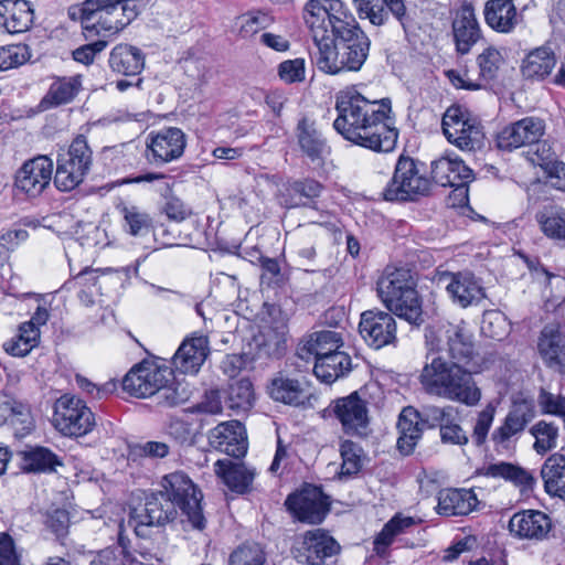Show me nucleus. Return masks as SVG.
I'll use <instances>...</instances> for the list:
<instances>
[{
	"label": "nucleus",
	"instance_id": "1",
	"mask_svg": "<svg viewBox=\"0 0 565 565\" xmlns=\"http://www.w3.org/2000/svg\"><path fill=\"white\" fill-rule=\"evenodd\" d=\"M335 109L333 127L347 140L377 152L395 148L398 134L390 118V99L371 100L349 86L337 94Z\"/></svg>",
	"mask_w": 565,
	"mask_h": 565
},
{
	"label": "nucleus",
	"instance_id": "2",
	"mask_svg": "<svg viewBox=\"0 0 565 565\" xmlns=\"http://www.w3.org/2000/svg\"><path fill=\"white\" fill-rule=\"evenodd\" d=\"M419 382L426 393L467 406H475L481 399V391L471 373L457 362L435 356L426 362Z\"/></svg>",
	"mask_w": 565,
	"mask_h": 565
},
{
	"label": "nucleus",
	"instance_id": "3",
	"mask_svg": "<svg viewBox=\"0 0 565 565\" xmlns=\"http://www.w3.org/2000/svg\"><path fill=\"white\" fill-rule=\"evenodd\" d=\"M139 0H85L81 22L86 39L119 33L140 13Z\"/></svg>",
	"mask_w": 565,
	"mask_h": 565
},
{
	"label": "nucleus",
	"instance_id": "4",
	"mask_svg": "<svg viewBox=\"0 0 565 565\" xmlns=\"http://www.w3.org/2000/svg\"><path fill=\"white\" fill-rule=\"evenodd\" d=\"M377 292L397 317L416 326L423 322L422 302L409 269L387 267L377 281Z\"/></svg>",
	"mask_w": 565,
	"mask_h": 565
},
{
	"label": "nucleus",
	"instance_id": "5",
	"mask_svg": "<svg viewBox=\"0 0 565 565\" xmlns=\"http://www.w3.org/2000/svg\"><path fill=\"white\" fill-rule=\"evenodd\" d=\"M303 20L313 41L349 35L350 30L359 25L341 0H309L303 9Z\"/></svg>",
	"mask_w": 565,
	"mask_h": 565
},
{
	"label": "nucleus",
	"instance_id": "6",
	"mask_svg": "<svg viewBox=\"0 0 565 565\" xmlns=\"http://www.w3.org/2000/svg\"><path fill=\"white\" fill-rule=\"evenodd\" d=\"M172 370L166 365L143 362L132 367L122 380L125 392L139 398H146L160 393L169 405H177L188 399L184 391L171 387Z\"/></svg>",
	"mask_w": 565,
	"mask_h": 565
},
{
	"label": "nucleus",
	"instance_id": "7",
	"mask_svg": "<svg viewBox=\"0 0 565 565\" xmlns=\"http://www.w3.org/2000/svg\"><path fill=\"white\" fill-rule=\"evenodd\" d=\"M162 493L170 500L177 510H180L185 520L195 530H203L206 520L203 515L201 501L202 493L183 471H174L162 477Z\"/></svg>",
	"mask_w": 565,
	"mask_h": 565
},
{
	"label": "nucleus",
	"instance_id": "8",
	"mask_svg": "<svg viewBox=\"0 0 565 565\" xmlns=\"http://www.w3.org/2000/svg\"><path fill=\"white\" fill-rule=\"evenodd\" d=\"M93 162V152L84 136L79 135L60 154L54 183L60 191L68 192L77 188L87 175Z\"/></svg>",
	"mask_w": 565,
	"mask_h": 565
},
{
	"label": "nucleus",
	"instance_id": "9",
	"mask_svg": "<svg viewBox=\"0 0 565 565\" xmlns=\"http://www.w3.org/2000/svg\"><path fill=\"white\" fill-rule=\"evenodd\" d=\"M429 191V180L420 173L417 162L399 157L392 180L383 190L386 201H413Z\"/></svg>",
	"mask_w": 565,
	"mask_h": 565
},
{
	"label": "nucleus",
	"instance_id": "10",
	"mask_svg": "<svg viewBox=\"0 0 565 565\" xmlns=\"http://www.w3.org/2000/svg\"><path fill=\"white\" fill-rule=\"evenodd\" d=\"M441 126L447 140L460 150L472 151L483 145L481 122L460 106H451L446 110Z\"/></svg>",
	"mask_w": 565,
	"mask_h": 565
},
{
	"label": "nucleus",
	"instance_id": "11",
	"mask_svg": "<svg viewBox=\"0 0 565 565\" xmlns=\"http://www.w3.org/2000/svg\"><path fill=\"white\" fill-rule=\"evenodd\" d=\"M52 423L64 436L79 437L93 430L95 416L81 398L65 394L54 404Z\"/></svg>",
	"mask_w": 565,
	"mask_h": 565
},
{
	"label": "nucleus",
	"instance_id": "12",
	"mask_svg": "<svg viewBox=\"0 0 565 565\" xmlns=\"http://www.w3.org/2000/svg\"><path fill=\"white\" fill-rule=\"evenodd\" d=\"M340 544L323 529L306 531L292 546L296 561L306 565H323L326 559L340 553Z\"/></svg>",
	"mask_w": 565,
	"mask_h": 565
},
{
	"label": "nucleus",
	"instance_id": "13",
	"mask_svg": "<svg viewBox=\"0 0 565 565\" xmlns=\"http://www.w3.org/2000/svg\"><path fill=\"white\" fill-rule=\"evenodd\" d=\"M178 510L162 493L151 495L141 508L132 509L129 513L128 526L140 537L148 535L151 526H161L174 520Z\"/></svg>",
	"mask_w": 565,
	"mask_h": 565
},
{
	"label": "nucleus",
	"instance_id": "14",
	"mask_svg": "<svg viewBox=\"0 0 565 565\" xmlns=\"http://www.w3.org/2000/svg\"><path fill=\"white\" fill-rule=\"evenodd\" d=\"M331 409L344 434L358 437L367 435L370 425L367 403L359 396L358 392L335 399Z\"/></svg>",
	"mask_w": 565,
	"mask_h": 565
},
{
	"label": "nucleus",
	"instance_id": "15",
	"mask_svg": "<svg viewBox=\"0 0 565 565\" xmlns=\"http://www.w3.org/2000/svg\"><path fill=\"white\" fill-rule=\"evenodd\" d=\"M184 132L177 127H164L151 131L147 137V159L154 164H164L179 159L185 149Z\"/></svg>",
	"mask_w": 565,
	"mask_h": 565
},
{
	"label": "nucleus",
	"instance_id": "16",
	"mask_svg": "<svg viewBox=\"0 0 565 565\" xmlns=\"http://www.w3.org/2000/svg\"><path fill=\"white\" fill-rule=\"evenodd\" d=\"M288 510L301 522L320 523L329 510L327 497L320 488L307 484L286 500Z\"/></svg>",
	"mask_w": 565,
	"mask_h": 565
},
{
	"label": "nucleus",
	"instance_id": "17",
	"mask_svg": "<svg viewBox=\"0 0 565 565\" xmlns=\"http://www.w3.org/2000/svg\"><path fill=\"white\" fill-rule=\"evenodd\" d=\"M438 282L445 285L452 302L462 308L478 305L486 297L480 280L470 271L443 273Z\"/></svg>",
	"mask_w": 565,
	"mask_h": 565
},
{
	"label": "nucleus",
	"instance_id": "18",
	"mask_svg": "<svg viewBox=\"0 0 565 565\" xmlns=\"http://www.w3.org/2000/svg\"><path fill=\"white\" fill-rule=\"evenodd\" d=\"M534 417L533 401L525 398L514 401L501 425L491 435L493 444L507 448L512 439H516L524 431Z\"/></svg>",
	"mask_w": 565,
	"mask_h": 565
},
{
	"label": "nucleus",
	"instance_id": "19",
	"mask_svg": "<svg viewBox=\"0 0 565 565\" xmlns=\"http://www.w3.org/2000/svg\"><path fill=\"white\" fill-rule=\"evenodd\" d=\"M53 161L47 156H38L23 163L15 175V186L26 195L36 198L50 185Z\"/></svg>",
	"mask_w": 565,
	"mask_h": 565
},
{
	"label": "nucleus",
	"instance_id": "20",
	"mask_svg": "<svg viewBox=\"0 0 565 565\" xmlns=\"http://www.w3.org/2000/svg\"><path fill=\"white\" fill-rule=\"evenodd\" d=\"M359 331L364 341L374 349H381L396 340V322L393 316L380 310L364 311Z\"/></svg>",
	"mask_w": 565,
	"mask_h": 565
},
{
	"label": "nucleus",
	"instance_id": "21",
	"mask_svg": "<svg viewBox=\"0 0 565 565\" xmlns=\"http://www.w3.org/2000/svg\"><path fill=\"white\" fill-rule=\"evenodd\" d=\"M545 124L537 117H525L507 127L497 136V146L502 150H514L540 141Z\"/></svg>",
	"mask_w": 565,
	"mask_h": 565
},
{
	"label": "nucleus",
	"instance_id": "22",
	"mask_svg": "<svg viewBox=\"0 0 565 565\" xmlns=\"http://www.w3.org/2000/svg\"><path fill=\"white\" fill-rule=\"evenodd\" d=\"M210 354L207 335L193 332L186 337L173 355L172 364L182 374H196Z\"/></svg>",
	"mask_w": 565,
	"mask_h": 565
},
{
	"label": "nucleus",
	"instance_id": "23",
	"mask_svg": "<svg viewBox=\"0 0 565 565\" xmlns=\"http://www.w3.org/2000/svg\"><path fill=\"white\" fill-rule=\"evenodd\" d=\"M452 34L456 50L461 55L468 54L481 39V28L471 3L463 2L457 9L452 20Z\"/></svg>",
	"mask_w": 565,
	"mask_h": 565
},
{
	"label": "nucleus",
	"instance_id": "24",
	"mask_svg": "<svg viewBox=\"0 0 565 565\" xmlns=\"http://www.w3.org/2000/svg\"><path fill=\"white\" fill-rule=\"evenodd\" d=\"M553 525L550 516L539 510H523L512 515L509 521L511 534L522 540L543 541Z\"/></svg>",
	"mask_w": 565,
	"mask_h": 565
},
{
	"label": "nucleus",
	"instance_id": "25",
	"mask_svg": "<svg viewBox=\"0 0 565 565\" xmlns=\"http://www.w3.org/2000/svg\"><path fill=\"white\" fill-rule=\"evenodd\" d=\"M431 175L441 186H457L467 192L466 184L473 180L472 170L458 156L447 154L431 164Z\"/></svg>",
	"mask_w": 565,
	"mask_h": 565
},
{
	"label": "nucleus",
	"instance_id": "26",
	"mask_svg": "<svg viewBox=\"0 0 565 565\" xmlns=\"http://www.w3.org/2000/svg\"><path fill=\"white\" fill-rule=\"evenodd\" d=\"M209 440L214 448L235 458L247 451L245 429L238 420L218 424L210 431Z\"/></svg>",
	"mask_w": 565,
	"mask_h": 565
},
{
	"label": "nucleus",
	"instance_id": "27",
	"mask_svg": "<svg viewBox=\"0 0 565 565\" xmlns=\"http://www.w3.org/2000/svg\"><path fill=\"white\" fill-rule=\"evenodd\" d=\"M479 503L471 489H443L437 495L436 511L445 516H462L477 510Z\"/></svg>",
	"mask_w": 565,
	"mask_h": 565
},
{
	"label": "nucleus",
	"instance_id": "28",
	"mask_svg": "<svg viewBox=\"0 0 565 565\" xmlns=\"http://www.w3.org/2000/svg\"><path fill=\"white\" fill-rule=\"evenodd\" d=\"M341 43V57L344 58L347 72H356L365 63L370 51V39L358 25L349 35L337 38Z\"/></svg>",
	"mask_w": 565,
	"mask_h": 565
},
{
	"label": "nucleus",
	"instance_id": "29",
	"mask_svg": "<svg viewBox=\"0 0 565 565\" xmlns=\"http://www.w3.org/2000/svg\"><path fill=\"white\" fill-rule=\"evenodd\" d=\"M322 189V184L312 179L295 180L282 186L279 203L286 209L311 206Z\"/></svg>",
	"mask_w": 565,
	"mask_h": 565
},
{
	"label": "nucleus",
	"instance_id": "30",
	"mask_svg": "<svg viewBox=\"0 0 565 565\" xmlns=\"http://www.w3.org/2000/svg\"><path fill=\"white\" fill-rule=\"evenodd\" d=\"M343 345L341 334L334 330H321L312 333L306 342L298 348L300 359L309 361L311 358H323L331 353L341 352Z\"/></svg>",
	"mask_w": 565,
	"mask_h": 565
},
{
	"label": "nucleus",
	"instance_id": "31",
	"mask_svg": "<svg viewBox=\"0 0 565 565\" xmlns=\"http://www.w3.org/2000/svg\"><path fill=\"white\" fill-rule=\"evenodd\" d=\"M214 471L232 491L241 494L252 489L256 476L254 469L230 459L217 460Z\"/></svg>",
	"mask_w": 565,
	"mask_h": 565
},
{
	"label": "nucleus",
	"instance_id": "32",
	"mask_svg": "<svg viewBox=\"0 0 565 565\" xmlns=\"http://www.w3.org/2000/svg\"><path fill=\"white\" fill-rule=\"evenodd\" d=\"M420 414L412 406L405 407L397 422V449L404 456L411 455L423 435Z\"/></svg>",
	"mask_w": 565,
	"mask_h": 565
},
{
	"label": "nucleus",
	"instance_id": "33",
	"mask_svg": "<svg viewBox=\"0 0 565 565\" xmlns=\"http://www.w3.org/2000/svg\"><path fill=\"white\" fill-rule=\"evenodd\" d=\"M539 351L548 367L561 373L565 372V342L555 326H546L542 330Z\"/></svg>",
	"mask_w": 565,
	"mask_h": 565
},
{
	"label": "nucleus",
	"instance_id": "34",
	"mask_svg": "<svg viewBox=\"0 0 565 565\" xmlns=\"http://www.w3.org/2000/svg\"><path fill=\"white\" fill-rule=\"evenodd\" d=\"M483 14L486 23L500 33H510L519 22L513 0H488Z\"/></svg>",
	"mask_w": 565,
	"mask_h": 565
},
{
	"label": "nucleus",
	"instance_id": "35",
	"mask_svg": "<svg viewBox=\"0 0 565 565\" xmlns=\"http://www.w3.org/2000/svg\"><path fill=\"white\" fill-rule=\"evenodd\" d=\"M0 17L4 18L3 25L10 34L28 31L33 23V9L25 0L0 1Z\"/></svg>",
	"mask_w": 565,
	"mask_h": 565
},
{
	"label": "nucleus",
	"instance_id": "36",
	"mask_svg": "<svg viewBox=\"0 0 565 565\" xmlns=\"http://www.w3.org/2000/svg\"><path fill=\"white\" fill-rule=\"evenodd\" d=\"M145 65V57L138 47L128 44L116 45L109 56L110 68L120 75L136 76Z\"/></svg>",
	"mask_w": 565,
	"mask_h": 565
},
{
	"label": "nucleus",
	"instance_id": "37",
	"mask_svg": "<svg viewBox=\"0 0 565 565\" xmlns=\"http://www.w3.org/2000/svg\"><path fill=\"white\" fill-rule=\"evenodd\" d=\"M556 64L553 50L543 45L530 51L522 61L521 73L527 79H543Z\"/></svg>",
	"mask_w": 565,
	"mask_h": 565
},
{
	"label": "nucleus",
	"instance_id": "38",
	"mask_svg": "<svg viewBox=\"0 0 565 565\" xmlns=\"http://www.w3.org/2000/svg\"><path fill=\"white\" fill-rule=\"evenodd\" d=\"M268 392L276 402L292 406L303 404L309 396L305 382L285 376L274 379L268 387Z\"/></svg>",
	"mask_w": 565,
	"mask_h": 565
},
{
	"label": "nucleus",
	"instance_id": "39",
	"mask_svg": "<svg viewBox=\"0 0 565 565\" xmlns=\"http://www.w3.org/2000/svg\"><path fill=\"white\" fill-rule=\"evenodd\" d=\"M448 353L454 362L467 363L473 355L475 345L472 334L467 326L461 322L449 324L446 329Z\"/></svg>",
	"mask_w": 565,
	"mask_h": 565
},
{
	"label": "nucleus",
	"instance_id": "40",
	"mask_svg": "<svg viewBox=\"0 0 565 565\" xmlns=\"http://www.w3.org/2000/svg\"><path fill=\"white\" fill-rule=\"evenodd\" d=\"M481 473L486 477L502 478L510 481L522 491L532 490L536 481L529 470L504 461L484 466Z\"/></svg>",
	"mask_w": 565,
	"mask_h": 565
},
{
	"label": "nucleus",
	"instance_id": "41",
	"mask_svg": "<svg viewBox=\"0 0 565 565\" xmlns=\"http://www.w3.org/2000/svg\"><path fill=\"white\" fill-rule=\"evenodd\" d=\"M351 370V358L345 352L331 353L323 358H317L313 373L321 382L333 383Z\"/></svg>",
	"mask_w": 565,
	"mask_h": 565
},
{
	"label": "nucleus",
	"instance_id": "42",
	"mask_svg": "<svg viewBox=\"0 0 565 565\" xmlns=\"http://www.w3.org/2000/svg\"><path fill=\"white\" fill-rule=\"evenodd\" d=\"M545 491L554 497L565 499V457L554 454L541 468Z\"/></svg>",
	"mask_w": 565,
	"mask_h": 565
},
{
	"label": "nucleus",
	"instance_id": "43",
	"mask_svg": "<svg viewBox=\"0 0 565 565\" xmlns=\"http://www.w3.org/2000/svg\"><path fill=\"white\" fill-rule=\"evenodd\" d=\"M535 145L536 150L530 157L531 162L550 174L555 188L565 191V164L556 160L555 152L546 142Z\"/></svg>",
	"mask_w": 565,
	"mask_h": 565
},
{
	"label": "nucleus",
	"instance_id": "44",
	"mask_svg": "<svg viewBox=\"0 0 565 565\" xmlns=\"http://www.w3.org/2000/svg\"><path fill=\"white\" fill-rule=\"evenodd\" d=\"M313 42L318 47L316 65L319 71L329 75L347 72L344 58L341 57V43L337 45L333 38Z\"/></svg>",
	"mask_w": 565,
	"mask_h": 565
},
{
	"label": "nucleus",
	"instance_id": "45",
	"mask_svg": "<svg viewBox=\"0 0 565 565\" xmlns=\"http://www.w3.org/2000/svg\"><path fill=\"white\" fill-rule=\"evenodd\" d=\"M286 326L280 323L276 327L264 326L253 342L259 355L278 356L282 353L286 344Z\"/></svg>",
	"mask_w": 565,
	"mask_h": 565
},
{
	"label": "nucleus",
	"instance_id": "46",
	"mask_svg": "<svg viewBox=\"0 0 565 565\" xmlns=\"http://www.w3.org/2000/svg\"><path fill=\"white\" fill-rule=\"evenodd\" d=\"M82 88L79 76L57 77L55 78L41 105L44 107H54L72 102Z\"/></svg>",
	"mask_w": 565,
	"mask_h": 565
},
{
	"label": "nucleus",
	"instance_id": "47",
	"mask_svg": "<svg viewBox=\"0 0 565 565\" xmlns=\"http://www.w3.org/2000/svg\"><path fill=\"white\" fill-rule=\"evenodd\" d=\"M20 467L26 472H51L61 466L58 457L45 447H31L19 454Z\"/></svg>",
	"mask_w": 565,
	"mask_h": 565
},
{
	"label": "nucleus",
	"instance_id": "48",
	"mask_svg": "<svg viewBox=\"0 0 565 565\" xmlns=\"http://www.w3.org/2000/svg\"><path fill=\"white\" fill-rule=\"evenodd\" d=\"M535 221L546 237L565 241V209L556 205L543 206L536 212Z\"/></svg>",
	"mask_w": 565,
	"mask_h": 565
},
{
	"label": "nucleus",
	"instance_id": "49",
	"mask_svg": "<svg viewBox=\"0 0 565 565\" xmlns=\"http://www.w3.org/2000/svg\"><path fill=\"white\" fill-rule=\"evenodd\" d=\"M298 143L306 156L312 161L321 159L327 146L312 121L307 118L299 120L297 126Z\"/></svg>",
	"mask_w": 565,
	"mask_h": 565
},
{
	"label": "nucleus",
	"instance_id": "50",
	"mask_svg": "<svg viewBox=\"0 0 565 565\" xmlns=\"http://www.w3.org/2000/svg\"><path fill=\"white\" fill-rule=\"evenodd\" d=\"M417 521L412 516L396 514L392 518L376 535L374 540V551L377 554H383L387 546L392 544L394 537L405 533L408 529L416 525Z\"/></svg>",
	"mask_w": 565,
	"mask_h": 565
},
{
	"label": "nucleus",
	"instance_id": "51",
	"mask_svg": "<svg viewBox=\"0 0 565 565\" xmlns=\"http://www.w3.org/2000/svg\"><path fill=\"white\" fill-rule=\"evenodd\" d=\"M530 434L535 439L533 449L539 455H545L557 447L558 426L553 422L539 420L530 428Z\"/></svg>",
	"mask_w": 565,
	"mask_h": 565
},
{
	"label": "nucleus",
	"instance_id": "52",
	"mask_svg": "<svg viewBox=\"0 0 565 565\" xmlns=\"http://www.w3.org/2000/svg\"><path fill=\"white\" fill-rule=\"evenodd\" d=\"M39 341L40 333L29 324H21L18 334L6 341L3 349L12 356H25L39 344Z\"/></svg>",
	"mask_w": 565,
	"mask_h": 565
},
{
	"label": "nucleus",
	"instance_id": "53",
	"mask_svg": "<svg viewBox=\"0 0 565 565\" xmlns=\"http://www.w3.org/2000/svg\"><path fill=\"white\" fill-rule=\"evenodd\" d=\"M254 401V388L248 379H239L230 384L227 390V405L231 409L247 411L253 406Z\"/></svg>",
	"mask_w": 565,
	"mask_h": 565
},
{
	"label": "nucleus",
	"instance_id": "54",
	"mask_svg": "<svg viewBox=\"0 0 565 565\" xmlns=\"http://www.w3.org/2000/svg\"><path fill=\"white\" fill-rule=\"evenodd\" d=\"M127 232L132 236L143 235L152 224L150 215L136 205L124 206L120 210Z\"/></svg>",
	"mask_w": 565,
	"mask_h": 565
},
{
	"label": "nucleus",
	"instance_id": "55",
	"mask_svg": "<svg viewBox=\"0 0 565 565\" xmlns=\"http://www.w3.org/2000/svg\"><path fill=\"white\" fill-rule=\"evenodd\" d=\"M274 22L273 17L263 11H250L238 18L237 25L239 35L248 39L260 30L267 29Z\"/></svg>",
	"mask_w": 565,
	"mask_h": 565
},
{
	"label": "nucleus",
	"instance_id": "56",
	"mask_svg": "<svg viewBox=\"0 0 565 565\" xmlns=\"http://www.w3.org/2000/svg\"><path fill=\"white\" fill-rule=\"evenodd\" d=\"M361 19H367L373 25H383L388 19L386 0H353Z\"/></svg>",
	"mask_w": 565,
	"mask_h": 565
},
{
	"label": "nucleus",
	"instance_id": "57",
	"mask_svg": "<svg viewBox=\"0 0 565 565\" xmlns=\"http://www.w3.org/2000/svg\"><path fill=\"white\" fill-rule=\"evenodd\" d=\"M481 331L491 339L502 340L509 334L510 326L504 315L492 310L483 315Z\"/></svg>",
	"mask_w": 565,
	"mask_h": 565
},
{
	"label": "nucleus",
	"instance_id": "58",
	"mask_svg": "<svg viewBox=\"0 0 565 565\" xmlns=\"http://www.w3.org/2000/svg\"><path fill=\"white\" fill-rule=\"evenodd\" d=\"M362 449L351 440H344L340 446V454L342 458L341 476L350 477L360 471Z\"/></svg>",
	"mask_w": 565,
	"mask_h": 565
},
{
	"label": "nucleus",
	"instance_id": "59",
	"mask_svg": "<svg viewBox=\"0 0 565 565\" xmlns=\"http://www.w3.org/2000/svg\"><path fill=\"white\" fill-rule=\"evenodd\" d=\"M265 553L257 543H247L235 550L230 557V565H264Z\"/></svg>",
	"mask_w": 565,
	"mask_h": 565
},
{
	"label": "nucleus",
	"instance_id": "60",
	"mask_svg": "<svg viewBox=\"0 0 565 565\" xmlns=\"http://www.w3.org/2000/svg\"><path fill=\"white\" fill-rule=\"evenodd\" d=\"M495 412V406L492 403H489L478 413L471 435L472 440L477 446H481L486 443L489 430L494 420Z\"/></svg>",
	"mask_w": 565,
	"mask_h": 565
},
{
	"label": "nucleus",
	"instance_id": "61",
	"mask_svg": "<svg viewBox=\"0 0 565 565\" xmlns=\"http://www.w3.org/2000/svg\"><path fill=\"white\" fill-rule=\"evenodd\" d=\"M170 452V446L163 441L149 440L138 443L130 448V457L136 459H162Z\"/></svg>",
	"mask_w": 565,
	"mask_h": 565
},
{
	"label": "nucleus",
	"instance_id": "62",
	"mask_svg": "<svg viewBox=\"0 0 565 565\" xmlns=\"http://www.w3.org/2000/svg\"><path fill=\"white\" fill-rule=\"evenodd\" d=\"M458 409L454 406H428L424 409L425 419L431 422V426L438 425L439 430L443 425H456L458 423Z\"/></svg>",
	"mask_w": 565,
	"mask_h": 565
},
{
	"label": "nucleus",
	"instance_id": "63",
	"mask_svg": "<svg viewBox=\"0 0 565 565\" xmlns=\"http://www.w3.org/2000/svg\"><path fill=\"white\" fill-rule=\"evenodd\" d=\"M29 58L24 45H8L0 47V71H7L22 65Z\"/></svg>",
	"mask_w": 565,
	"mask_h": 565
},
{
	"label": "nucleus",
	"instance_id": "64",
	"mask_svg": "<svg viewBox=\"0 0 565 565\" xmlns=\"http://www.w3.org/2000/svg\"><path fill=\"white\" fill-rule=\"evenodd\" d=\"M502 63V55L499 50L493 46L487 47L478 56V65L480 67V74L487 79H491L495 76L500 65Z\"/></svg>",
	"mask_w": 565,
	"mask_h": 565
}]
</instances>
